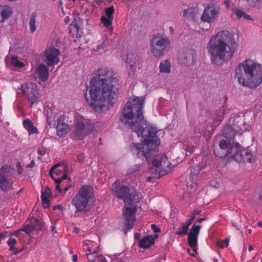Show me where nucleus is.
Here are the masks:
<instances>
[{
	"label": "nucleus",
	"instance_id": "obj_3",
	"mask_svg": "<svg viewBox=\"0 0 262 262\" xmlns=\"http://www.w3.org/2000/svg\"><path fill=\"white\" fill-rule=\"evenodd\" d=\"M233 35L228 31L219 32L211 37L207 44V49L211 60L216 64H221L231 58L235 48L228 43H232Z\"/></svg>",
	"mask_w": 262,
	"mask_h": 262
},
{
	"label": "nucleus",
	"instance_id": "obj_32",
	"mask_svg": "<svg viewBox=\"0 0 262 262\" xmlns=\"http://www.w3.org/2000/svg\"><path fill=\"white\" fill-rule=\"evenodd\" d=\"M201 229V226L199 225H196L194 224L191 229H190V232L189 233V235H191L192 236H197L200 232V230Z\"/></svg>",
	"mask_w": 262,
	"mask_h": 262
},
{
	"label": "nucleus",
	"instance_id": "obj_35",
	"mask_svg": "<svg viewBox=\"0 0 262 262\" xmlns=\"http://www.w3.org/2000/svg\"><path fill=\"white\" fill-rule=\"evenodd\" d=\"M105 15L106 17L113 19V14L114 12V8L113 6H111L105 9Z\"/></svg>",
	"mask_w": 262,
	"mask_h": 262
},
{
	"label": "nucleus",
	"instance_id": "obj_61",
	"mask_svg": "<svg viewBox=\"0 0 262 262\" xmlns=\"http://www.w3.org/2000/svg\"><path fill=\"white\" fill-rule=\"evenodd\" d=\"M201 211L199 210H195L192 213L194 214V215L196 216L199 215Z\"/></svg>",
	"mask_w": 262,
	"mask_h": 262
},
{
	"label": "nucleus",
	"instance_id": "obj_58",
	"mask_svg": "<svg viewBox=\"0 0 262 262\" xmlns=\"http://www.w3.org/2000/svg\"><path fill=\"white\" fill-rule=\"evenodd\" d=\"M196 171L193 172L194 174H196L197 173H199L201 169L199 166H196Z\"/></svg>",
	"mask_w": 262,
	"mask_h": 262
},
{
	"label": "nucleus",
	"instance_id": "obj_60",
	"mask_svg": "<svg viewBox=\"0 0 262 262\" xmlns=\"http://www.w3.org/2000/svg\"><path fill=\"white\" fill-rule=\"evenodd\" d=\"M231 0H225V4L227 7H229Z\"/></svg>",
	"mask_w": 262,
	"mask_h": 262
},
{
	"label": "nucleus",
	"instance_id": "obj_45",
	"mask_svg": "<svg viewBox=\"0 0 262 262\" xmlns=\"http://www.w3.org/2000/svg\"><path fill=\"white\" fill-rule=\"evenodd\" d=\"M226 111V108L225 107H224L223 109L221 111L220 113L218 116V122H221L223 119V114L225 113V112Z\"/></svg>",
	"mask_w": 262,
	"mask_h": 262
},
{
	"label": "nucleus",
	"instance_id": "obj_30",
	"mask_svg": "<svg viewBox=\"0 0 262 262\" xmlns=\"http://www.w3.org/2000/svg\"><path fill=\"white\" fill-rule=\"evenodd\" d=\"M23 126L26 129L29 135L33 134V123L30 119H26L23 120Z\"/></svg>",
	"mask_w": 262,
	"mask_h": 262
},
{
	"label": "nucleus",
	"instance_id": "obj_52",
	"mask_svg": "<svg viewBox=\"0 0 262 262\" xmlns=\"http://www.w3.org/2000/svg\"><path fill=\"white\" fill-rule=\"evenodd\" d=\"M233 128L234 132H235L236 133H239V134H242L244 132V130L243 129H238L237 128H236L235 126L233 127Z\"/></svg>",
	"mask_w": 262,
	"mask_h": 262
},
{
	"label": "nucleus",
	"instance_id": "obj_57",
	"mask_svg": "<svg viewBox=\"0 0 262 262\" xmlns=\"http://www.w3.org/2000/svg\"><path fill=\"white\" fill-rule=\"evenodd\" d=\"M61 209H62V206L61 205H56L53 207L54 210H56V209L61 210Z\"/></svg>",
	"mask_w": 262,
	"mask_h": 262
},
{
	"label": "nucleus",
	"instance_id": "obj_8",
	"mask_svg": "<svg viewBox=\"0 0 262 262\" xmlns=\"http://www.w3.org/2000/svg\"><path fill=\"white\" fill-rule=\"evenodd\" d=\"M74 127L71 134V138L81 140L92 132L93 126L90 119L76 115L74 118Z\"/></svg>",
	"mask_w": 262,
	"mask_h": 262
},
{
	"label": "nucleus",
	"instance_id": "obj_21",
	"mask_svg": "<svg viewBox=\"0 0 262 262\" xmlns=\"http://www.w3.org/2000/svg\"><path fill=\"white\" fill-rule=\"evenodd\" d=\"M109 44V39L107 37L104 36L101 40L97 42V45L95 50L98 52H105L108 50Z\"/></svg>",
	"mask_w": 262,
	"mask_h": 262
},
{
	"label": "nucleus",
	"instance_id": "obj_56",
	"mask_svg": "<svg viewBox=\"0 0 262 262\" xmlns=\"http://www.w3.org/2000/svg\"><path fill=\"white\" fill-rule=\"evenodd\" d=\"M243 17H244L245 19H247V20H251V19H252V18H251V16H250L249 15H248V14H246V13H245V14L244 15V16H243Z\"/></svg>",
	"mask_w": 262,
	"mask_h": 262
},
{
	"label": "nucleus",
	"instance_id": "obj_28",
	"mask_svg": "<svg viewBox=\"0 0 262 262\" xmlns=\"http://www.w3.org/2000/svg\"><path fill=\"white\" fill-rule=\"evenodd\" d=\"M171 66L170 62L166 59L160 62L159 71L160 73L168 74L171 72Z\"/></svg>",
	"mask_w": 262,
	"mask_h": 262
},
{
	"label": "nucleus",
	"instance_id": "obj_24",
	"mask_svg": "<svg viewBox=\"0 0 262 262\" xmlns=\"http://www.w3.org/2000/svg\"><path fill=\"white\" fill-rule=\"evenodd\" d=\"M197 241L198 237L195 236H192L188 234V242L189 246L193 249V253H190V250H188V252L190 254V255L194 256L196 254V247H197Z\"/></svg>",
	"mask_w": 262,
	"mask_h": 262
},
{
	"label": "nucleus",
	"instance_id": "obj_63",
	"mask_svg": "<svg viewBox=\"0 0 262 262\" xmlns=\"http://www.w3.org/2000/svg\"><path fill=\"white\" fill-rule=\"evenodd\" d=\"M70 187H71V186H68L67 187H66L63 189L64 194L66 193V191H67L70 189Z\"/></svg>",
	"mask_w": 262,
	"mask_h": 262
},
{
	"label": "nucleus",
	"instance_id": "obj_15",
	"mask_svg": "<svg viewBox=\"0 0 262 262\" xmlns=\"http://www.w3.org/2000/svg\"><path fill=\"white\" fill-rule=\"evenodd\" d=\"M64 119V116H60L57 120L56 132L57 135L60 137H63L71 130V127L63 122Z\"/></svg>",
	"mask_w": 262,
	"mask_h": 262
},
{
	"label": "nucleus",
	"instance_id": "obj_53",
	"mask_svg": "<svg viewBox=\"0 0 262 262\" xmlns=\"http://www.w3.org/2000/svg\"><path fill=\"white\" fill-rule=\"evenodd\" d=\"M16 167L18 168V173L21 174L22 173V170L21 169L20 163L19 162L16 163Z\"/></svg>",
	"mask_w": 262,
	"mask_h": 262
},
{
	"label": "nucleus",
	"instance_id": "obj_26",
	"mask_svg": "<svg viewBox=\"0 0 262 262\" xmlns=\"http://www.w3.org/2000/svg\"><path fill=\"white\" fill-rule=\"evenodd\" d=\"M83 247L85 250H86L89 252L99 251V249L97 246V244L94 242L89 240H86L84 242Z\"/></svg>",
	"mask_w": 262,
	"mask_h": 262
},
{
	"label": "nucleus",
	"instance_id": "obj_20",
	"mask_svg": "<svg viewBox=\"0 0 262 262\" xmlns=\"http://www.w3.org/2000/svg\"><path fill=\"white\" fill-rule=\"evenodd\" d=\"M23 93L27 97L30 106L33 105V83L28 82L22 85Z\"/></svg>",
	"mask_w": 262,
	"mask_h": 262
},
{
	"label": "nucleus",
	"instance_id": "obj_31",
	"mask_svg": "<svg viewBox=\"0 0 262 262\" xmlns=\"http://www.w3.org/2000/svg\"><path fill=\"white\" fill-rule=\"evenodd\" d=\"M99 255V251L90 252L86 254L87 258L90 262H95L98 255Z\"/></svg>",
	"mask_w": 262,
	"mask_h": 262
},
{
	"label": "nucleus",
	"instance_id": "obj_13",
	"mask_svg": "<svg viewBox=\"0 0 262 262\" xmlns=\"http://www.w3.org/2000/svg\"><path fill=\"white\" fill-rule=\"evenodd\" d=\"M60 51L54 47H48L43 52L44 62L48 67H53L60 61Z\"/></svg>",
	"mask_w": 262,
	"mask_h": 262
},
{
	"label": "nucleus",
	"instance_id": "obj_43",
	"mask_svg": "<svg viewBox=\"0 0 262 262\" xmlns=\"http://www.w3.org/2000/svg\"><path fill=\"white\" fill-rule=\"evenodd\" d=\"M68 176L66 173H64L61 178L55 179V182L56 184H60L62 180H66Z\"/></svg>",
	"mask_w": 262,
	"mask_h": 262
},
{
	"label": "nucleus",
	"instance_id": "obj_51",
	"mask_svg": "<svg viewBox=\"0 0 262 262\" xmlns=\"http://www.w3.org/2000/svg\"><path fill=\"white\" fill-rule=\"evenodd\" d=\"M29 25L30 31L33 32V15L30 18Z\"/></svg>",
	"mask_w": 262,
	"mask_h": 262
},
{
	"label": "nucleus",
	"instance_id": "obj_48",
	"mask_svg": "<svg viewBox=\"0 0 262 262\" xmlns=\"http://www.w3.org/2000/svg\"><path fill=\"white\" fill-rule=\"evenodd\" d=\"M151 228L155 233H158L160 232V229L155 224H151Z\"/></svg>",
	"mask_w": 262,
	"mask_h": 262
},
{
	"label": "nucleus",
	"instance_id": "obj_27",
	"mask_svg": "<svg viewBox=\"0 0 262 262\" xmlns=\"http://www.w3.org/2000/svg\"><path fill=\"white\" fill-rule=\"evenodd\" d=\"M45 229V223L42 221L41 216L39 215L38 219H35L34 218V231L39 232L44 231Z\"/></svg>",
	"mask_w": 262,
	"mask_h": 262
},
{
	"label": "nucleus",
	"instance_id": "obj_38",
	"mask_svg": "<svg viewBox=\"0 0 262 262\" xmlns=\"http://www.w3.org/2000/svg\"><path fill=\"white\" fill-rule=\"evenodd\" d=\"M41 97V94L39 92L38 89L34 90V103L40 100Z\"/></svg>",
	"mask_w": 262,
	"mask_h": 262
},
{
	"label": "nucleus",
	"instance_id": "obj_40",
	"mask_svg": "<svg viewBox=\"0 0 262 262\" xmlns=\"http://www.w3.org/2000/svg\"><path fill=\"white\" fill-rule=\"evenodd\" d=\"M232 11L235 14L238 18H242L245 14V12L244 11L238 9H232Z\"/></svg>",
	"mask_w": 262,
	"mask_h": 262
},
{
	"label": "nucleus",
	"instance_id": "obj_16",
	"mask_svg": "<svg viewBox=\"0 0 262 262\" xmlns=\"http://www.w3.org/2000/svg\"><path fill=\"white\" fill-rule=\"evenodd\" d=\"M200 12V9L199 6L196 5L183 10L182 14L183 16L186 18L194 19L199 15Z\"/></svg>",
	"mask_w": 262,
	"mask_h": 262
},
{
	"label": "nucleus",
	"instance_id": "obj_62",
	"mask_svg": "<svg viewBox=\"0 0 262 262\" xmlns=\"http://www.w3.org/2000/svg\"><path fill=\"white\" fill-rule=\"evenodd\" d=\"M72 260L74 262H76L77 260V256L76 255H74L72 257Z\"/></svg>",
	"mask_w": 262,
	"mask_h": 262
},
{
	"label": "nucleus",
	"instance_id": "obj_55",
	"mask_svg": "<svg viewBox=\"0 0 262 262\" xmlns=\"http://www.w3.org/2000/svg\"><path fill=\"white\" fill-rule=\"evenodd\" d=\"M72 27H74L76 29V30H78V26L76 23L74 21H73L72 23L70 25V29H71Z\"/></svg>",
	"mask_w": 262,
	"mask_h": 262
},
{
	"label": "nucleus",
	"instance_id": "obj_9",
	"mask_svg": "<svg viewBox=\"0 0 262 262\" xmlns=\"http://www.w3.org/2000/svg\"><path fill=\"white\" fill-rule=\"evenodd\" d=\"M170 47L169 38L162 35L158 34L150 41V50L154 56L160 57Z\"/></svg>",
	"mask_w": 262,
	"mask_h": 262
},
{
	"label": "nucleus",
	"instance_id": "obj_44",
	"mask_svg": "<svg viewBox=\"0 0 262 262\" xmlns=\"http://www.w3.org/2000/svg\"><path fill=\"white\" fill-rule=\"evenodd\" d=\"M17 242L16 241V239L14 238H12V237H10L8 241H7V244L9 246H15Z\"/></svg>",
	"mask_w": 262,
	"mask_h": 262
},
{
	"label": "nucleus",
	"instance_id": "obj_7",
	"mask_svg": "<svg viewBox=\"0 0 262 262\" xmlns=\"http://www.w3.org/2000/svg\"><path fill=\"white\" fill-rule=\"evenodd\" d=\"M172 168L170 162L164 154L155 156L152 161V166L149 169V172L152 177L160 178L170 172Z\"/></svg>",
	"mask_w": 262,
	"mask_h": 262
},
{
	"label": "nucleus",
	"instance_id": "obj_46",
	"mask_svg": "<svg viewBox=\"0 0 262 262\" xmlns=\"http://www.w3.org/2000/svg\"><path fill=\"white\" fill-rule=\"evenodd\" d=\"M22 232V230H21V228L17 230L16 231L12 233H10V235L11 236H19V235L21 234V232Z\"/></svg>",
	"mask_w": 262,
	"mask_h": 262
},
{
	"label": "nucleus",
	"instance_id": "obj_34",
	"mask_svg": "<svg viewBox=\"0 0 262 262\" xmlns=\"http://www.w3.org/2000/svg\"><path fill=\"white\" fill-rule=\"evenodd\" d=\"M11 64L15 67L21 68L24 67V64L19 61L17 58L13 57L11 59Z\"/></svg>",
	"mask_w": 262,
	"mask_h": 262
},
{
	"label": "nucleus",
	"instance_id": "obj_22",
	"mask_svg": "<svg viewBox=\"0 0 262 262\" xmlns=\"http://www.w3.org/2000/svg\"><path fill=\"white\" fill-rule=\"evenodd\" d=\"M66 166L64 164H56L54 165L50 170L49 174L51 178L55 180V176L59 175L63 171L65 172Z\"/></svg>",
	"mask_w": 262,
	"mask_h": 262
},
{
	"label": "nucleus",
	"instance_id": "obj_54",
	"mask_svg": "<svg viewBox=\"0 0 262 262\" xmlns=\"http://www.w3.org/2000/svg\"><path fill=\"white\" fill-rule=\"evenodd\" d=\"M192 220H189L186 222V223L184 224L185 226H187V227L189 228V226L192 224Z\"/></svg>",
	"mask_w": 262,
	"mask_h": 262
},
{
	"label": "nucleus",
	"instance_id": "obj_49",
	"mask_svg": "<svg viewBox=\"0 0 262 262\" xmlns=\"http://www.w3.org/2000/svg\"><path fill=\"white\" fill-rule=\"evenodd\" d=\"M185 150L186 152H189V154L193 152L194 150L193 147L188 146H186Z\"/></svg>",
	"mask_w": 262,
	"mask_h": 262
},
{
	"label": "nucleus",
	"instance_id": "obj_50",
	"mask_svg": "<svg viewBox=\"0 0 262 262\" xmlns=\"http://www.w3.org/2000/svg\"><path fill=\"white\" fill-rule=\"evenodd\" d=\"M9 250L11 251H13L14 254H17L19 252L16 249L15 246H10Z\"/></svg>",
	"mask_w": 262,
	"mask_h": 262
},
{
	"label": "nucleus",
	"instance_id": "obj_29",
	"mask_svg": "<svg viewBox=\"0 0 262 262\" xmlns=\"http://www.w3.org/2000/svg\"><path fill=\"white\" fill-rule=\"evenodd\" d=\"M243 153L244 157V162L253 163L255 160V156H254L251 151L247 149H243Z\"/></svg>",
	"mask_w": 262,
	"mask_h": 262
},
{
	"label": "nucleus",
	"instance_id": "obj_64",
	"mask_svg": "<svg viewBox=\"0 0 262 262\" xmlns=\"http://www.w3.org/2000/svg\"><path fill=\"white\" fill-rule=\"evenodd\" d=\"M205 218H200L197 220V222H198L199 223H202L203 221H205Z\"/></svg>",
	"mask_w": 262,
	"mask_h": 262
},
{
	"label": "nucleus",
	"instance_id": "obj_25",
	"mask_svg": "<svg viewBox=\"0 0 262 262\" xmlns=\"http://www.w3.org/2000/svg\"><path fill=\"white\" fill-rule=\"evenodd\" d=\"M21 230L28 236L30 237L31 236V233L33 232V222L31 221V218L25 222L21 227Z\"/></svg>",
	"mask_w": 262,
	"mask_h": 262
},
{
	"label": "nucleus",
	"instance_id": "obj_36",
	"mask_svg": "<svg viewBox=\"0 0 262 262\" xmlns=\"http://www.w3.org/2000/svg\"><path fill=\"white\" fill-rule=\"evenodd\" d=\"M188 229L187 226H185L184 224L182 227L181 229H179L176 234L179 235H185L187 234Z\"/></svg>",
	"mask_w": 262,
	"mask_h": 262
},
{
	"label": "nucleus",
	"instance_id": "obj_42",
	"mask_svg": "<svg viewBox=\"0 0 262 262\" xmlns=\"http://www.w3.org/2000/svg\"><path fill=\"white\" fill-rule=\"evenodd\" d=\"M45 196V198H49L50 196V190L49 188H47L45 189L44 191L42 192L41 198Z\"/></svg>",
	"mask_w": 262,
	"mask_h": 262
},
{
	"label": "nucleus",
	"instance_id": "obj_11",
	"mask_svg": "<svg viewBox=\"0 0 262 262\" xmlns=\"http://www.w3.org/2000/svg\"><path fill=\"white\" fill-rule=\"evenodd\" d=\"M129 205V206H125L122 210L124 219L123 226L125 233L133 228L136 220L135 216L137 212L136 207L134 204Z\"/></svg>",
	"mask_w": 262,
	"mask_h": 262
},
{
	"label": "nucleus",
	"instance_id": "obj_59",
	"mask_svg": "<svg viewBox=\"0 0 262 262\" xmlns=\"http://www.w3.org/2000/svg\"><path fill=\"white\" fill-rule=\"evenodd\" d=\"M58 5H59V7L61 8L62 7H63V3L62 2V1L61 0H59L58 1Z\"/></svg>",
	"mask_w": 262,
	"mask_h": 262
},
{
	"label": "nucleus",
	"instance_id": "obj_39",
	"mask_svg": "<svg viewBox=\"0 0 262 262\" xmlns=\"http://www.w3.org/2000/svg\"><path fill=\"white\" fill-rule=\"evenodd\" d=\"M229 239L228 238L225 239L224 241H222L217 243V246L221 248H224L227 247L229 245Z\"/></svg>",
	"mask_w": 262,
	"mask_h": 262
},
{
	"label": "nucleus",
	"instance_id": "obj_2",
	"mask_svg": "<svg viewBox=\"0 0 262 262\" xmlns=\"http://www.w3.org/2000/svg\"><path fill=\"white\" fill-rule=\"evenodd\" d=\"M118 86V79L113 72L101 68L87 85L84 98L94 111L101 113L116 97Z\"/></svg>",
	"mask_w": 262,
	"mask_h": 262
},
{
	"label": "nucleus",
	"instance_id": "obj_12",
	"mask_svg": "<svg viewBox=\"0 0 262 262\" xmlns=\"http://www.w3.org/2000/svg\"><path fill=\"white\" fill-rule=\"evenodd\" d=\"M220 12L219 6L215 4H209L204 8L201 16V20L202 22L211 24L217 18Z\"/></svg>",
	"mask_w": 262,
	"mask_h": 262
},
{
	"label": "nucleus",
	"instance_id": "obj_23",
	"mask_svg": "<svg viewBox=\"0 0 262 262\" xmlns=\"http://www.w3.org/2000/svg\"><path fill=\"white\" fill-rule=\"evenodd\" d=\"M12 11L8 6L0 7V23H3L5 20L8 19L11 15Z\"/></svg>",
	"mask_w": 262,
	"mask_h": 262
},
{
	"label": "nucleus",
	"instance_id": "obj_4",
	"mask_svg": "<svg viewBox=\"0 0 262 262\" xmlns=\"http://www.w3.org/2000/svg\"><path fill=\"white\" fill-rule=\"evenodd\" d=\"M234 73L238 83L249 88H256L262 83V64L254 59L242 61L235 68Z\"/></svg>",
	"mask_w": 262,
	"mask_h": 262
},
{
	"label": "nucleus",
	"instance_id": "obj_1",
	"mask_svg": "<svg viewBox=\"0 0 262 262\" xmlns=\"http://www.w3.org/2000/svg\"><path fill=\"white\" fill-rule=\"evenodd\" d=\"M145 97L133 96L127 101L122 113L120 117V121L128 128L142 137L140 143H133L129 148L131 152L142 160H147L150 152L156 150L160 144V140L157 136L159 131L157 127L150 124H146L142 110Z\"/></svg>",
	"mask_w": 262,
	"mask_h": 262
},
{
	"label": "nucleus",
	"instance_id": "obj_17",
	"mask_svg": "<svg viewBox=\"0 0 262 262\" xmlns=\"http://www.w3.org/2000/svg\"><path fill=\"white\" fill-rule=\"evenodd\" d=\"M235 144L233 139L222 140L220 141L219 146L221 149L225 150V157L229 156L232 154L231 148L234 147Z\"/></svg>",
	"mask_w": 262,
	"mask_h": 262
},
{
	"label": "nucleus",
	"instance_id": "obj_41",
	"mask_svg": "<svg viewBox=\"0 0 262 262\" xmlns=\"http://www.w3.org/2000/svg\"><path fill=\"white\" fill-rule=\"evenodd\" d=\"M42 204L43 208H46L49 207L50 201L49 198H45V196L41 198Z\"/></svg>",
	"mask_w": 262,
	"mask_h": 262
},
{
	"label": "nucleus",
	"instance_id": "obj_33",
	"mask_svg": "<svg viewBox=\"0 0 262 262\" xmlns=\"http://www.w3.org/2000/svg\"><path fill=\"white\" fill-rule=\"evenodd\" d=\"M112 19L107 18L104 16H102L101 18V23L104 27L108 28L112 26Z\"/></svg>",
	"mask_w": 262,
	"mask_h": 262
},
{
	"label": "nucleus",
	"instance_id": "obj_10",
	"mask_svg": "<svg viewBox=\"0 0 262 262\" xmlns=\"http://www.w3.org/2000/svg\"><path fill=\"white\" fill-rule=\"evenodd\" d=\"M14 169L7 164L0 168V189L5 192L11 190L12 187V182L9 177L13 174Z\"/></svg>",
	"mask_w": 262,
	"mask_h": 262
},
{
	"label": "nucleus",
	"instance_id": "obj_14",
	"mask_svg": "<svg viewBox=\"0 0 262 262\" xmlns=\"http://www.w3.org/2000/svg\"><path fill=\"white\" fill-rule=\"evenodd\" d=\"M49 77V69L47 66L44 64H40L38 65L36 69L35 72V79H39L40 81L39 83L41 85L40 81H46Z\"/></svg>",
	"mask_w": 262,
	"mask_h": 262
},
{
	"label": "nucleus",
	"instance_id": "obj_37",
	"mask_svg": "<svg viewBox=\"0 0 262 262\" xmlns=\"http://www.w3.org/2000/svg\"><path fill=\"white\" fill-rule=\"evenodd\" d=\"M141 165L139 164L135 165L129 168L127 171L128 174L133 173L140 169Z\"/></svg>",
	"mask_w": 262,
	"mask_h": 262
},
{
	"label": "nucleus",
	"instance_id": "obj_6",
	"mask_svg": "<svg viewBox=\"0 0 262 262\" xmlns=\"http://www.w3.org/2000/svg\"><path fill=\"white\" fill-rule=\"evenodd\" d=\"M111 190L113 194L122 200L125 205H132L139 201L136 191L127 186L121 185L119 181H116L112 184Z\"/></svg>",
	"mask_w": 262,
	"mask_h": 262
},
{
	"label": "nucleus",
	"instance_id": "obj_47",
	"mask_svg": "<svg viewBox=\"0 0 262 262\" xmlns=\"http://www.w3.org/2000/svg\"><path fill=\"white\" fill-rule=\"evenodd\" d=\"M98 262H107L106 258L101 254H99L97 258Z\"/></svg>",
	"mask_w": 262,
	"mask_h": 262
},
{
	"label": "nucleus",
	"instance_id": "obj_5",
	"mask_svg": "<svg viewBox=\"0 0 262 262\" xmlns=\"http://www.w3.org/2000/svg\"><path fill=\"white\" fill-rule=\"evenodd\" d=\"M95 202L93 188L89 185H82L71 203L77 212H86L91 209Z\"/></svg>",
	"mask_w": 262,
	"mask_h": 262
},
{
	"label": "nucleus",
	"instance_id": "obj_18",
	"mask_svg": "<svg viewBox=\"0 0 262 262\" xmlns=\"http://www.w3.org/2000/svg\"><path fill=\"white\" fill-rule=\"evenodd\" d=\"M157 237V235H155V237L152 235L144 236L140 241L138 246L140 248L143 249L149 248L154 245L155 239Z\"/></svg>",
	"mask_w": 262,
	"mask_h": 262
},
{
	"label": "nucleus",
	"instance_id": "obj_19",
	"mask_svg": "<svg viewBox=\"0 0 262 262\" xmlns=\"http://www.w3.org/2000/svg\"><path fill=\"white\" fill-rule=\"evenodd\" d=\"M233 159L237 162H244V157L243 153V149L241 148L238 143H235L234 147L231 148Z\"/></svg>",
	"mask_w": 262,
	"mask_h": 262
}]
</instances>
